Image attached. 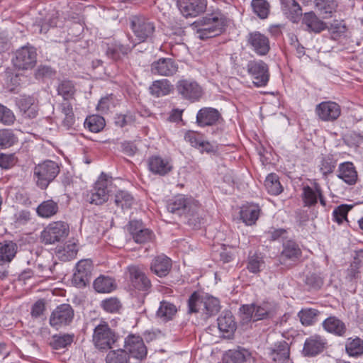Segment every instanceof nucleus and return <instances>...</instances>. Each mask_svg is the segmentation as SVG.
I'll list each match as a JSON object with an SVG mask.
<instances>
[{
	"instance_id": "5701e85b",
	"label": "nucleus",
	"mask_w": 363,
	"mask_h": 363,
	"mask_svg": "<svg viewBox=\"0 0 363 363\" xmlns=\"http://www.w3.org/2000/svg\"><path fill=\"white\" fill-rule=\"evenodd\" d=\"M248 45L259 55H266L269 50V40L259 31L251 32L247 36Z\"/></svg>"
},
{
	"instance_id": "393cba45",
	"label": "nucleus",
	"mask_w": 363,
	"mask_h": 363,
	"mask_svg": "<svg viewBox=\"0 0 363 363\" xmlns=\"http://www.w3.org/2000/svg\"><path fill=\"white\" fill-rule=\"evenodd\" d=\"M226 363H255V357L252 352L242 347L229 350L225 354Z\"/></svg>"
},
{
	"instance_id": "f704fd0d",
	"label": "nucleus",
	"mask_w": 363,
	"mask_h": 363,
	"mask_svg": "<svg viewBox=\"0 0 363 363\" xmlns=\"http://www.w3.org/2000/svg\"><path fill=\"white\" fill-rule=\"evenodd\" d=\"M220 310V304L218 298L208 294L203 295L202 314L206 318L216 315Z\"/></svg>"
},
{
	"instance_id": "7ed1b4c3",
	"label": "nucleus",
	"mask_w": 363,
	"mask_h": 363,
	"mask_svg": "<svg viewBox=\"0 0 363 363\" xmlns=\"http://www.w3.org/2000/svg\"><path fill=\"white\" fill-rule=\"evenodd\" d=\"M59 164L52 160H45L34 167L33 177L36 185L41 189H45L54 181L60 173Z\"/></svg>"
},
{
	"instance_id": "c03bdc74",
	"label": "nucleus",
	"mask_w": 363,
	"mask_h": 363,
	"mask_svg": "<svg viewBox=\"0 0 363 363\" xmlns=\"http://www.w3.org/2000/svg\"><path fill=\"white\" fill-rule=\"evenodd\" d=\"M218 327L223 333H233L236 329V323L230 312H225L218 318Z\"/></svg>"
},
{
	"instance_id": "7c9ffc66",
	"label": "nucleus",
	"mask_w": 363,
	"mask_h": 363,
	"mask_svg": "<svg viewBox=\"0 0 363 363\" xmlns=\"http://www.w3.org/2000/svg\"><path fill=\"white\" fill-rule=\"evenodd\" d=\"M337 177L348 185H354L357 181V172L352 162H345L338 167Z\"/></svg>"
},
{
	"instance_id": "4c0bfd02",
	"label": "nucleus",
	"mask_w": 363,
	"mask_h": 363,
	"mask_svg": "<svg viewBox=\"0 0 363 363\" xmlns=\"http://www.w3.org/2000/svg\"><path fill=\"white\" fill-rule=\"evenodd\" d=\"M283 11L288 16L289 19L296 23L302 16V9L300 5L295 0H281Z\"/></svg>"
},
{
	"instance_id": "58836bf2",
	"label": "nucleus",
	"mask_w": 363,
	"mask_h": 363,
	"mask_svg": "<svg viewBox=\"0 0 363 363\" xmlns=\"http://www.w3.org/2000/svg\"><path fill=\"white\" fill-rule=\"evenodd\" d=\"M74 339L73 333H59L52 336L50 345L54 350H61L71 345Z\"/></svg>"
},
{
	"instance_id": "37998d69",
	"label": "nucleus",
	"mask_w": 363,
	"mask_h": 363,
	"mask_svg": "<svg viewBox=\"0 0 363 363\" xmlns=\"http://www.w3.org/2000/svg\"><path fill=\"white\" fill-rule=\"evenodd\" d=\"M114 203L122 210H128L132 208L135 203V199L128 191L120 190L115 194Z\"/></svg>"
},
{
	"instance_id": "e433bc0d",
	"label": "nucleus",
	"mask_w": 363,
	"mask_h": 363,
	"mask_svg": "<svg viewBox=\"0 0 363 363\" xmlns=\"http://www.w3.org/2000/svg\"><path fill=\"white\" fill-rule=\"evenodd\" d=\"M59 211V205L57 201L52 199H48L43 201L36 209L38 215L44 218H51L56 215Z\"/></svg>"
},
{
	"instance_id": "49530a36",
	"label": "nucleus",
	"mask_w": 363,
	"mask_h": 363,
	"mask_svg": "<svg viewBox=\"0 0 363 363\" xmlns=\"http://www.w3.org/2000/svg\"><path fill=\"white\" fill-rule=\"evenodd\" d=\"M315 6L323 18H328L336 11L337 3L336 0H315Z\"/></svg>"
},
{
	"instance_id": "c756f323",
	"label": "nucleus",
	"mask_w": 363,
	"mask_h": 363,
	"mask_svg": "<svg viewBox=\"0 0 363 363\" xmlns=\"http://www.w3.org/2000/svg\"><path fill=\"white\" fill-rule=\"evenodd\" d=\"M302 24L306 27V30L315 33H319L328 28L326 23L313 11L304 13Z\"/></svg>"
},
{
	"instance_id": "603ef678",
	"label": "nucleus",
	"mask_w": 363,
	"mask_h": 363,
	"mask_svg": "<svg viewBox=\"0 0 363 363\" xmlns=\"http://www.w3.org/2000/svg\"><path fill=\"white\" fill-rule=\"evenodd\" d=\"M203 295L198 291L193 292L189 296L188 305V313H202Z\"/></svg>"
},
{
	"instance_id": "79ce46f5",
	"label": "nucleus",
	"mask_w": 363,
	"mask_h": 363,
	"mask_svg": "<svg viewBox=\"0 0 363 363\" xmlns=\"http://www.w3.org/2000/svg\"><path fill=\"white\" fill-rule=\"evenodd\" d=\"M177 312L176 306L167 301L160 302L157 311V316L162 320L167 322L173 319Z\"/></svg>"
},
{
	"instance_id": "bb28decb",
	"label": "nucleus",
	"mask_w": 363,
	"mask_h": 363,
	"mask_svg": "<svg viewBox=\"0 0 363 363\" xmlns=\"http://www.w3.org/2000/svg\"><path fill=\"white\" fill-rule=\"evenodd\" d=\"M135 45V42H133L131 45H123L116 41L107 44L106 55L109 59L113 61H118L123 56L130 52Z\"/></svg>"
},
{
	"instance_id": "423d86ee",
	"label": "nucleus",
	"mask_w": 363,
	"mask_h": 363,
	"mask_svg": "<svg viewBox=\"0 0 363 363\" xmlns=\"http://www.w3.org/2000/svg\"><path fill=\"white\" fill-rule=\"evenodd\" d=\"M69 234L68 225L62 221L49 224L41 233V242L45 245H52L64 240Z\"/></svg>"
},
{
	"instance_id": "1a4fd4ad",
	"label": "nucleus",
	"mask_w": 363,
	"mask_h": 363,
	"mask_svg": "<svg viewBox=\"0 0 363 363\" xmlns=\"http://www.w3.org/2000/svg\"><path fill=\"white\" fill-rule=\"evenodd\" d=\"M94 269L92 261L89 259L79 261L74 269L72 284L78 288L85 287L90 283Z\"/></svg>"
},
{
	"instance_id": "f257e3e1",
	"label": "nucleus",
	"mask_w": 363,
	"mask_h": 363,
	"mask_svg": "<svg viewBox=\"0 0 363 363\" xmlns=\"http://www.w3.org/2000/svg\"><path fill=\"white\" fill-rule=\"evenodd\" d=\"M225 26L226 18L220 11L208 14L192 24L197 37L201 40H206L220 35Z\"/></svg>"
},
{
	"instance_id": "69168bd1",
	"label": "nucleus",
	"mask_w": 363,
	"mask_h": 363,
	"mask_svg": "<svg viewBox=\"0 0 363 363\" xmlns=\"http://www.w3.org/2000/svg\"><path fill=\"white\" fill-rule=\"evenodd\" d=\"M15 121L12 111L0 104V123L4 125H11Z\"/></svg>"
},
{
	"instance_id": "473e14b6",
	"label": "nucleus",
	"mask_w": 363,
	"mask_h": 363,
	"mask_svg": "<svg viewBox=\"0 0 363 363\" xmlns=\"http://www.w3.org/2000/svg\"><path fill=\"white\" fill-rule=\"evenodd\" d=\"M18 246L12 241L0 242V266L10 263L17 252Z\"/></svg>"
},
{
	"instance_id": "ddd939ff",
	"label": "nucleus",
	"mask_w": 363,
	"mask_h": 363,
	"mask_svg": "<svg viewBox=\"0 0 363 363\" xmlns=\"http://www.w3.org/2000/svg\"><path fill=\"white\" fill-rule=\"evenodd\" d=\"M74 310L69 304L58 306L51 313L50 324L57 329L69 325L74 318Z\"/></svg>"
},
{
	"instance_id": "052dcab7",
	"label": "nucleus",
	"mask_w": 363,
	"mask_h": 363,
	"mask_svg": "<svg viewBox=\"0 0 363 363\" xmlns=\"http://www.w3.org/2000/svg\"><path fill=\"white\" fill-rule=\"evenodd\" d=\"M272 313V306L269 302H263L260 305H255L254 320L267 318Z\"/></svg>"
},
{
	"instance_id": "13d9d810",
	"label": "nucleus",
	"mask_w": 363,
	"mask_h": 363,
	"mask_svg": "<svg viewBox=\"0 0 363 363\" xmlns=\"http://www.w3.org/2000/svg\"><path fill=\"white\" fill-rule=\"evenodd\" d=\"M101 308L107 313H115L119 311L122 304L118 298L111 297L101 302Z\"/></svg>"
},
{
	"instance_id": "9b49d317",
	"label": "nucleus",
	"mask_w": 363,
	"mask_h": 363,
	"mask_svg": "<svg viewBox=\"0 0 363 363\" xmlns=\"http://www.w3.org/2000/svg\"><path fill=\"white\" fill-rule=\"evenodd\" d=\"M197 203L198 201L191 197L179 194L167 203V208L172 213L182 216L189 213L191 209L197 208Z\"/></svg>"
},
{
	"instance_id": "9d476101",
	"label": "nucleus",
	"mask_w": 363,
	"mask_h": 363,
	"mask_svg": "<svg viewBox=\"0 0 363 363\" xmlns=\"http://www.w3.org/2000/svg\"><path fill=\"white\" fill-rule=\"evenodd\" d=\"M248 74L252 77L257 87L265 86L269 79L268 65L262 60H251L247 65Z\"/></svg>"
},
{
	"instance_id": "338daca9",
	"label": "nucleus",
	"mask_w": 363,
	"mask_h": 363,
	"mask_svg": "<svg viewBox=\"0 0 363 363\" xmlns=\"http://www.w3.org/2000/svg\"><path fill=\"white\" fill-rule=\"evenodd\" d=\"M306 284L310 287L311 289H319L323 284V279L316 274H311L306 277Z\"/></svg>"
},
{
	"instance_id": "3c124183",
	"label": "nucleus",
	"mask_w": 363,
	"mask_h": 363,
	"mask_svg": "<svg viewBox=\"0 0 363 363\" xmlns=\"http://www.w3.org/2000/svg\"><path fill=\"white\" fill-rule=\"evenodd\" d=\"M106 363H130V356L124 349L111 350L106 357Z\"/></svg>"
},
{
	"instance_id": "2eb2a0df",
	"label": "nucleus",
	"mask_w": 363,
	"mask_h": 363,
	"mask_svg": "<svg viewBox=\"0 0 363 363\" xmlns=\"http://www.w3.org/2000/svg\"><path fill=\"white\" fill-rule=\"evenodd\" d=\"M207 0H177V6L184 16L196 17L206 11Z\"/></svg>"
},
{
	"instance_id": "0e129e2a",
	"label": "nucleus",
	"mask_w": 363,
	"mask_h": 363,
	"mask_svg": "<svg viewBox=\"0 0 363 363\" xmlns=\"http://www.w3.org/2000/svg\"><path fill=\"white\" fill-rule=\"evenodd\" d=\"M199 210V203H197V208L191 209L189 213L186 215L188 216L187 223L189 226L194 228H198L200 227L203 218L199 216L198 211Z\"/></svg>"
},
{
	"instance_id": "ea45409f",
	"label": "nucleus",
	"mask_w": 363,
	"mask_h": 363,
	"mask_svg": "<svg viewBox=\"0 0 363 363\" xmlns=\"http://www.w3.org/2000/svg\"><path fill=\"white\" fill-rule=\"evenodd\" d=\"M320 312L315 308H302L298 313V317L301 324L304 326H311L314 325L318 320Z\"/></svg>"
},
{
	"instance_id": "dca6fc26",
	"label": "nucleus",
	"mask_w": 363,
	"mask_h": 363,
	"mask_svg": "<svg viewBox=\"0 0 363 363\" xmlns=\"http://www.w3.org/2000/svg\"><path fill=\"white\" fill-rule=\"evenodd\" d=\"M328 345L326 338L320 335H313L306 338L302 350L304 357H313L324 351Z\"/></svg>"
},
{
	"instance_id": "c9c22d12",
	"label": "nucleus",
	"mask_w": 363,
	"mask_h": 363,
	"mask_svg": "<svg viewBox=\"0 0 363 363\" xmlns=\"http://www.w3.org/2000/svg\"><path fill=\"white\" fill-rule=\"evenodd\" d=\"M260 208L259 206L250 204L243 206L240 212V218L248 225L255 223L259 216Z\"/></svg>"
},
{
	"instance_id": "f03ea898",
	"label": "nucleus",
	"mask_w": 363,
	"mask_h": 363,
	"mask_svg": "<svg viewBox=\"0 0 363 363\" xmlns=\"http://www.w3.org/2000/svg\"><path fill=\"white\" fill-rule=\"evenodd\" d=\"M130 27L138 43H143L153 37L155 31V23L142 14L132 15L129 18Z\"/></svg>"
},
{
	"instance_id": "0eeeda50",
	"label": "nucleus",
	"mask_w": 363,
	"mask_h": 363,
	"mask_svg": "<svg viewBox=\"0 0 363 363\" xmlns=\"http://www.w3.org/2000/svg\"><path fill=\"white\" fill-rule=\"evenodd\" d=\"M126 275L130 285L145 295L150 292L152 283L142 269L138 265H130L126 269Z\"/></svg>"
},
{
	"instance_id": "4be33fe9",
	"label": "nucleus",
	"mask_w": 363,
	"mask_h": 363,
	"mask_svg": "<svg viewBox=\"0 0 363 363\" xmlns=\"http://www.w3.org/2000/svg\"><path fill=\"white\" fill-rule=\"evenodd\" d=\"M222 121L220 113L214 108H202L196 114V123L200 127L213 126Z\"/></svg>"
},
{
	"instance_id": "a211bd4d",
	"label": "nucleus",
	"mask_w": 363,
	"mask_h": 363,
	"mask_svg": "<svg viewBox=\"0 0 363 363\" xmlns=\"http://www.w3.org/2000/svg\"><path fill=\"white\" fill-rule=\"evenodd\" d=\"M267 350L272 363H288L290 360V346L285 340L278 341Z\"/></svg>"
},
{
	"instance_id": "f8f14e48",
	"label": "nucleus",
	"mask_w": 363,
	"mask_h": 363,
	"mask_svg": "<svg viewBox=\"0 0 363 363\" xmlns=\"http://www.w3.org/2000/svg\"><path fill=\"white\" fill-rule=\"evenodd\" d=\"M110 191L108 182L106 175L102 173L90 194L87 195L88 201L91 204L101 205L108 200Z\"/></svg>"
},
{
	"instance_id": "72a5a7b5",
	"label": "nucleus",
	"mask_w": 363,
	"mask_h": 363,
	"mask_svg": "<svg viewBox=\"0 0 363 363\" xmlns=\"http://www.w3.org/2000/svg\"><path fill=\"white\" fill-rule=\"evenodd\" d=\"M149 91L151 95L161 97L169 94L173 91V85L168 79L155 80L149 87Z\"/></svg>"
},
{
	"instance_id": "e2e57ef3",
	"label": "nucleus",
	"mask_w": 363,
	"mask_h": 363,
	"mask_svg": "<svg viewBox=\"0 0 363 363\" xmlns=\"http://www.w3.org/2000/svg\"><path fill=\"white\" fill-rule=\"evenodd\" d=\"M336 167V161L332 155H328L323 158L320 163V171L326 176L332 173Z\"/></svg>"
},
{
	"instance_id": "c85d7f7f",
	"label": "nucleus",
	"mask_w": 363,
	"mask_h": 363,
	"mask_svg": "<svg viewBox=\"0 0 363 363\" xmlns=\"http://www.w3.org/2000/svg\"><path fill=\"white\" fill-rule=\"evenodd\" d=\"M57 264V262L50 255L40 258L36 267L37 275L43 278H52L55 275Z\"/></svg>"
},
{
	"instance_id": "6e6552de",
	"label": "nucleus",
	"mask_w": 363,
	"mask_h": 363,
	"mask_svg": "<svg viewBox=\"0 0 363 363\" xmlns=\"http://www.w3.org/2000/svg\"><path fill=\"white\" fill-rule=\"evenodd\" d=\"M176 90L181 99L191 103L199 101L203 95L201 86L191 79L178 80L176 84Z\"/></svg>"
},
{
	"instance_id": "864d4df0",
	"label": "nucleus",
	"mask_w": 363,
	"mask_h": 363,
	"mask_svg": "<svg viewBox=\"0 0 363 363\" xmlns=\"http://www.w3.org/2000/svg\"><path fill=\"white\" fill-rule=\"evenodd\" d=\"M105 124L104 118L99 115L89 116L84 121L85 127L93 133H99L102 130Z\"/></svg>"
},
{
	"instance_id": "412c9836",
	"label": "nucleus",
	"mask_w": 363,
	"mask_h": 363,
	"mask_svg": "<svg viewBox=\"0 0 363 363\" xmlns=\"http://www.w3.org/2000/svg\"><path fill=\"white\" fill-rule=\"evenodd\" d=\"M129 356L139 360L144 359L147 356V347L139 336L129 335L125 341V349Z\"/></svg>"
},
{
	"instance_id": "09e8293b",
	"label": "nucleus",
	"mask_w": 363,
	"mask_h": 363,
	"mask_svg": "<svg viewBox=\"0 0 363 363\" xmlns=\"http://www.w3.org/2000/svg\"><path fill=\"white\" fill-rule=\"evenodd\" d=\"M301 255V250L296 242L293 240H286L283 243V250L281 252V257L286 259H298Z\"/></svg>"
},
{
	"instance_id": "a18cd8bd",
	"label": "nucleus",
	"mask_w": 363,
	"mask_h": 363,
	"mask_svg": "<svg viewBox=\"0 0 363 363\" xmlns=\"http://www.w3.org/2000/svg\"><path fill=\"white\" fill-rule=\"evenodd\" d=\"M58 95L63 98L64 101H69L74 99L76 93L75 86L72 81H62L57 89Z\"/></svg>"
},
{
	"instance_id": "aec40b11",
	"label": "nucleus",
	"mask_w": 363,
	"mask_h": 363,
	"mask_svg": "<svg viewBox=\"0 0 363 363\" xmlns=\"http://www.w3.org/2000/svg\"><path fill=\"white\" fill-rule=\"evenodd\" d=\"M301 198L304 206H313L317 203L318 199L323 206H326V201L323 195L321 188L317 183H314L312 187L308 185L303 186Z\"/></svg>"
},
{
	"instance_id": "5fc2aeb1",
	"label": "nucleus",
	"mask_w": 363,
	"mask_h": 363,
	"mask_svg": "<svg viewBox=\"0 0 363 363\" xmlns=\"http://www.w3.org/2000/svg\"><path fill=\"white\" fill-rule=\"evenodd\" d=\"M18 142V138L11 129L0 130V149H6L13 146Z\"/></svg>"
},
{
	"instance_id": "20e7f679",
	"label": "nucleus",
	"mask_w": 363,
	"mask_h": 363,
	"mask_svg": "<svg viewBox=\"0 0 363 363\" xmlns=\"http://www.w3.org/2000/svg\"><path fill=\"white\" fill-rule=\"evenodd\" d=\"M117 340L118 336L106 322L100 323L94 329L92 342L98 350H107L112 348Z\"/></svg>"
},
{
	"instance_id": "6ab92c4d",
	"label": "nucleus",
	"mask_w": 363,
	"mask_h": 363,
	"mask_svg": "<svg viewBox=\"0 0 363 363\" xmlns=\"http://www.w3.org/2000/svg\"><path fill=\"white\" fill-rule=\"evenodd\" d=\"M128 230L134 241L139 244H144L153 240L155 235L152 230L144 227L140 220H131L128 225Z\"/></svg>"
},
{
	"instance_id": "4d7b16f0",
	"label": "nucleus",
	"mask_w": 363,
	"mask_h": 363,
	"mask_svg": "<svg viewBox=\"0 0 363 363\" xmlns=\"http://www.w3.org/2000/svg\"><path fill=\"white\" fill-rule=\"evenodd\" d=\"M264 265L263 257L257 253L250 255L248 257V262L247 269L251 273H258L262 270V268Z\"/></svg>"
},
{
	"instance_id": "a19ab883",
	"label": "nucleus",
	"mask_w": 363,
	"mask_h": 363,
	"mask_svg": "<svg viewBox=\"0 0 363 363\" xmlns=\"http://www.w3.org/2000/svg\"><path fill=\"white\" fill-rule=\"evenodd\" d=\"M116 287L115 280L104 275H101L94 281V288L99 293H109Z\"/></svg>"
},
{
	"instance_id": "b1692460",
	"label": "nucleus",
	"mask_w": 363,
	"mask_h": 363,
	"mask_svg": "<svg viewBox=\"0 0 363 363\" xmlns=\"http://www.w3.org/2000/svg\"><path fill=\"white\" fill-rule=\"evenodd\" d=\"M147 167L153 174L165 176L172 170L170 160L159 155H153L147 160Z\"/></svg>"
},
{
	"instance_id": "4468645a",
	"label": "nucleus",
	"mask_w": 363,
	"mask_h": 363,
	"mask_svg": "<svg viewBox=\"0 0 363 363\" xmlns=\"http://www.w3.org/2000/svg\"><path fill=\"white\" fill-rule=\"evenodd\" d=\"M178 69V64L170 57H161L150 65V71L153 74L163 77H172L177 74Z\"/></svg>"
},
{
	"instance_id": "6e6d98bb",
	"label": "nucleus",
	"mask_w": 363,
	"mask_h": 363,
	"mask_svg": "<svg viewBox=\"0 0 363 363\" xmlns=\"http://www.w3.org/2000/svg\"><path fill=\"white\" fill-rule=\"evenodd\" d=\"M251 6L254 13L262 19L267 18L269 13L270 6L266 0H252Z\"/></svg>"
},
{
	"instance_id": "8fccbe9b",
	"label": "nucleus",
	"mask_w": 363,
	"mask_h": 363,
	"mask_svg": "<svg viewBox=\"0 0 363 363\" xmlns=\"http://www.w3.org/2000/svg\"><path fill=\"white\" fill-rule=\"evenodd\" d=\"M264 186L271 195H279L283 191L279 177L274 173H271L267 177L264 181Z\"/></svg>"
},
{
	"instance_id": "bf43d9fd",
	"label": "nucleus",
	"mask_w": 363,
	"mask_h": 363,
	"mask_svg": "<svg viewBox=\"0 0 363 363\" xmlns=\"http://www.w3.org/2000/svg\"><path fill=\"white\" fill-rule=\"evenodd\" d=\"M77 252L78 249L75 243L68 244L58 251V257L64 262L69 261L76 257Z\"/></svg>"
},
{
	"instance_id": "2f4dec72",
	"label": "nucleus",
	"mask_w": 363,
	"mask_h": 363,
	"mask_svg": "<svg viewBox=\"0 0 363 363\" xmlns=\"http://www.w3.org/2000/svg\"><path fill=\"white\" fill-rule=\"evenodd\" d=\"M322 325L328 333L339 337H344L347 330L345 323L335 316L326 318Z\"/></svg>"
},
{
	"instance_id": "f3484780",
	"label": "nucleus",
	"mask_w": 363,
	"mask_h": 363,
	"mask_svg": "<svg viewBox=\"0 0 363 363\" xmlns=\"http://www.w3.org/2000/svg\"><path fill=\"white\" fill-rule=\"evenodd\" d=\"M315 113L321 121L333 122L340 116L341 108L334 101H323L316 106Z\"/></svg>"
},
{
	"instance_id": "a878e982",
	"label": "nucleus",
	"mask_w": 363,
	"mask_h": 363,
	"mask_svg": "<svg viewBox=\"0 0 363 363\" xmlns=\"http://www.w3.org/2000/svg\"><path fill=\"white\" fill-rule=\"evenodd\" d=\"M16 105L24 118L33 119L38 116V101L33 96H23L16 101Z\"/></svg>"
},
{
	"instance_id": "cd10ccee",
	"label": "nucleus",
	"mask_w": 363,
	"mask_h": 363,
	"mask_svg": "<svg viewBox=\"0 0 363 363\" xmlns=\"http://www.w3.org/2000/svg\"><path fill=\"white\" fill-rule=\"evenodd\" d=\"M172 267V262L170 258L161 255L155 257L150 263V271L162 278L165 277L170 272Z\"/></svg>"
},
{
	"instance_id": "de8ad7c7",
	"label": "nucleus",
	"mask_w": 363,
	"mask_h": 363,
	"mask_svg": "<svg viewBox=\"0 0 363 363\" xmlns=\"http://www.w3.org/2000/svg\"><path fill=\"white\" fill-rule=\"evenodd\" d=\"M345 350L350 357L362 355L363 354V340L358 337L348 338L345 344Z\"/></svg>"
},
{
	"instance_id": "774afa93",
	"label": "nucleus",
	"mask_w": 363,
	"mask_h": 363,
	"mask_svg": "<svg viewBox=\"0 0 363 363\" xmlns=\"http://www.w3.org/2000/svg\"><path fill=\"white\" fill-rule=\"evenodd\" d=\"M114 103L113 95L110 94L107 96L103 97L99 101L97 109L102 112L108 111L111 107H113Z\"/></svg>"
},
{
	"instance_id": "680f3d73",
	"label": "nucleus",
	"mask_w": 363,
	"mask_h": 363,
	"mask_svg": "<svg viewBox=\"0 0 363 363\" xmlns=\"http://www.w3.org/2000/svg\"><path fill=\"white\" fill-rule=\"evenodd\" d=\"M351 206L345 204H342L333 210V219L338 224L342 223L343 220L347 218V213L351 209Z\"/></svg>"
},
{
	"instance_id": "39448f33",
	"label": "nucleus",
	"mask_w": 363,
	"mask_h": 363,
	"mask_svg": "<svg viewBox=\"0 0 363 363\" xmlns=\"http://www.w3.org/2000/svg\"><path fill=\"white\" fill-rule=\"evenodd\" d=\"M11 61L16 69H31L37 62L36 50L34 47L28 45L23 46L15 52Z\"/></svg>"
}]
</instances>
